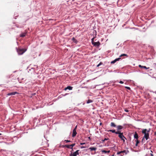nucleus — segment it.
I'll return each mask as SVG.
<instances>
[{
    "mask_svg": "<svg viewBox=\"0 0 156 156\" xmlns=\"http://www.w3.org/2000/svg\"><path fill=\"white\" fill-rule=\"evenodd\" d=\"M105 131L109 132H110L113 133L118 134V137L123 141V142L125 141V140H126L127 139L123 135V132H119L118 131H116L115 129L105 130Z\"/></svg>",
    "mask_w": 156,
    "mask_h": 156,
    "instance_id": "f257e3e1",
    "label": "nucleus"
},
{
    "mask_svg": "<svg viewBox=\"0 0 156 156\" xmlns=\"http://www.w3.org/2000/svg\"><path fill=\"white\" fill-rule=\"evenodd\" d=\"M16 49L19 55L23 54L27 50L26 48H16Z\"/></svg>",
    "mask_w": 156,
    "mask_h": 156,
    "instance_id": "f03ea898",
    "label": "nucleus"
},
{
    "mask_svg": "<svg viewBox=\"0 0 156 156\" xmlns=\"http://www.w3.org/2000/svg\"><path fill=\"white\" fill-rule=\"evenodd\" d=\"M79 150H77L73 153H72V151H71V153L69 154V156H76L79 154Z\"/></svg>",
    "mask_w": 156,
    "mask_h": 156,
    "instance_id": "7ed1b4c3",
    "label": "nucleus"
},
{
    "mask_svg": "<svg viewBox=\"0 0 156 156\" xmlns=\"http://www.w3.org/2000/svg\"><path fill=\"white\" fill-rule=\"evenodd\" d=\"M92 44L94 46L98 47L101 44V43L99 41L97 42H93Z\"/></svg>",
    "mask_w": 156,
    "mask_h": 156,
    "instance_id": "20e7f679",
    "label": "nucleus"
},
{
    "mask_svg": "<svg viewBox=\"0 0 156 156\" xmlns=\"http://www.w3.org/2000/svg\"><path fill=\"white\" fill-rule=\"evenodd\" d=\"M117 131H118L119 132H121V130L122 129H123V127L121 125H118L117 126Z\"/></svg>",
    "mask_w": 156,
    "mask_h": 156,
    "instance_id": "39448f33",
    "label": "nucleus"
},
{
    "mask_svg": "<svg viewBox=\"0 0 156 156\" xmlns=\"http://www.w3.org/2000/svg\"><path fill=\"white\" fill-rule=\"evenodd\" d=\"M19 94V93L16 91H15L9 93L7 94V95L8 96L13 95H15L16 94Z\"/></svg>",
    "mask_w": 156,
    "mask_h": 156,
    "instance_id": "423d86ee",
    "label": "nucleus"
},
{
    "mask_svg": "<svg viewBox=\"0 0 156 156\" xmlns=\"http://www.w3.org/2000/svg\"><path fill=\"white\" fill-rule=\"evenodd\" d=\"M133 136L134 139H135L136 140H138L139 136L138 134L136 132H135Z\"/></svg>",
    "mask_w": 156,
    "mask_h": 156,
    "instance_id": "0eeeda50",
    "label": "nucleus"
},
{
    "mask_svg": "<svg viewBox=\"0 0 156 156\" xmlns=\"http://www.w3.org/2000/svg\"><path fill=\"white\" fill-rule=\"evenodd\" d=\"M97 149V148L93 147H91L88 149H89L90 151H95Z\"/></svg>",
    "mask_w": 156,
    "mask_h": 156,
    "instance_id": "6e6552de",
    "label": "nucleus"
},
{
    "mask_svg": "<svg viewBox=\"0 0 156 156\" xmlns=\"http://www.w3.org/2000/svg\"><path fill=\"white\" fill-rule=\"evenodd\" d=\"M77 132L76 130H73V134L72 135V136L73 137H74L77 134Z\"/></svg>",
    "mask_w": 156,
    "mask_h": 156,
    "instance_id": "1a4fd4ad",
    "label": "nucleus"
},
{
    "mask_svg": "<svg viewBox=\"0 0 156 156\" xmlns=\"http://www.w3.org/2000/svg\"><path fill=\"white\" fill-rule=\"evenodd\" d=\"M143 137L146 140H147L149 138V133H148L147 134L144 135Z\"/></svg>",
    "mask_w": 156,
    "mask_h": 156,
    "instance_id": "9d476101",
    "label": "nucleus"
},
{
    "mask_svg": "<svg viewBox=\"0 0 156 156\" xmlns=\"http://www.w3.org/2000/svg\"><path fill=\"white\" fill-rule=\"evenodd\" d=\"M147 131V129H143L142 130V132L143 134H144V135H145L148 133Z\"/></svg>",
    "mask_w": 156,
    "mask_h": 156,
    "instance_id": "9b49d317",
    "label": "nucleus"
},
{
    "mask_svg": "<svg viewBox=\"0 0 156 156\" xmlns=\"http://www.w3.org/2000/svg\"><path fill=\"white\" fill-rule=\"evenodd\" d=\"M27 33V32L22 33L20 34V37H24L26 36V35Z\"/></svg>",
    "mask_w": 156,
    "mask_h": 156,
    "instance_id": "f8f14e48",
    "label": "nucleus"
},
{
    "mask_svg": "<svg viewBox=\"0 0 156 156\" xmlns=\"http://www.w3.org/2000/svg\"><path fill=\"white\" fill-rule=\"evenodd\" d=\"M72 40L73 42L75 44H77L78 42L77 40L75 39L74 37H73L72 38Z\"/></svg>",
    "mask_w": 156,
    "mask_h": 156,
    "instance_id": "ddd939ff",
    "label": "nucleus"
},
{
    "mask_svg": "<svg viewBox=\"0 0 156 156\" xmlns=\"http://www.w3.org/2000/svg\"><path fill=\"white\" fill-rule=\"evenodd\" d=\"M19 16V15L18 14V13H17L16 12H15L14 13V15L13 16H14V18L15 19H16V17H18Z\"/></svg>",
    "mask_w": 156,
    "mask_h": 156,
    "instance_id": "4468645a",
    "label": "nucleus"
},
{
    "mask_svg": "<svg viewBox=\"0 0 156 156\" xmlns=\"http://www.w3.org/2000/svg\"><path fill=\"white\" fill-rule=\"evenodd\" d=\"M126 151L125 150H124L122 151L118 152L117 153V155H119V154H120L121 153H126Z\"/></svg>",
    "mask_w": 156,
    "mask_h": 156,
    "instance_id": "2eb2a0df",
    "label": "nucleus"
},
{
    "mask_svg": "<svg viewBox=\"0 0 156 156\" xmlns=\"http://www.w3.org/2000/svg\"><path fill=\"white\" fill-rule=\"evenodd\" d=\"M110 126L111 127H116L117 126L115 124V123L113 122H111V124H110Z\"/></svg>",
    "mask_w": 156,
    "mask_h": 156,
    "instance_id": "dca6fc26",
    "label": "nucleus"
},
{
    "mask_svg": "<svg viewBox=\"0 0 156 156\" xmlns=\"http://www.w3.org/2000/svg\"><path fill=\"white\" fill-rule=\"evenodd\" d=\"M113 145H114V146L113 147H110V148L113 151H116V150H115V147H116L115 144H113Z\"/></svg>",
    "mask_w": 156,
    "mask_h": 156,
    "instance_id": "f3484780",
    "label": "nucleus"
},
{
    "mask_svg": "<svg viewBox=\"0 0 156 156\" xmlns=\"http://www.w3.org/2000/svg\"><path fill=\"white\" fill-rule=\"evenodd\" d=\"M135 141L136 142L135 144V146L137 147L138 146V144L140 143V141L138 140H136Z\"/></svg>",
    "mask_w": 156,
    "mask_h": 156,
    "instance_id": "a211bd4d",
    "label": "nucleus"
},
{
    "mask_svg": "<svg viewBox=\"0 0 156 156\" xmlns=\"http://www.w3.org/2000/svg\"><path fill=\"white\" fill-rule=\"evenodd\" d=\"M66 87H67V89L69 90H72L73 88V87L70 86H67Z\"/></svg>",
    "mask_w": 156,
    "mask_h": 156,
    "instance_id": "6ab92c4d",
    "label": "nucleus"
},
{
    "mask_svg": "<svg viewBox=\"0 0 156 156\" xmlns=\"http://www.w3.org/2000/svg\"><path fill=\"white\" fill-rule=\"evenodd\" d=\"M93 102V101L92 100L88 99V100L86 101V103L87 104L90 103H92Z\"/></svg>",
    "mask_w": 156,
    "mask_h": 156,
    "instance_id": "aec40b11",
    "label": "nucleus"
},
{
    "mask_svg": "<svg viewBox=\"0 0 156 156\" xmlns=\"http://www.w3.org/2000/svg\"><path fill=\"white\" fill-rule=\"evenodd\" d=\"M123 56H126L127 57H128V55L127 54H122L120 55L119 56V57L121 58V57H122Z\"/></svg>",
    "mask_w": 156,
    "mask_h": 156,
    "instance_id": "412c9836",
    "label": "nucleus"
},
{
    "mask_svg": "<svg viewBox=\"0 0 156 156\" xmlns=\"http://www.w3.org/2000/svg\"><path fill=\"white\" fill-rule=\"evenodd\" d=\"M145 66H141L140 65H139L138 66L141 68V69H144V67Z\"/></svg>",
    "mask_w": 156,
    "mask_h": 156,
    "instance_id": "4be33fe9",
    "label": "nucleus"
},
{
    "mask_svg": "<svg viewBox=\"0 0 156 156\" xmlns=\"http://www.w3.org/2000/svg\"><path fill=\"white\" fill-rule=\"evenodd\" d=\"M117 61H116V60L115 59V60L112 61L111 62V63L112 64H114Z\"/></svg>",
    "mask_w": 156,
    "mask_h": 156,
    "instance_id": "5701e85b",
    "label": "nucleus"
},
{
    "mask_svg": "<svg viewBox=\"0 0 156 156\" xmlns=\"http://www.w3.org/2000/svg\"><path fill=\"white\" fill-rule=\"evenodd\" d=\"M144 137H143L142 140H141V143H142V144H143L144 143V142H145V140H144Z\"/></svg>",
    "mask_w": 156,
    "mask_h": 156,
    "instance_id": "b1692460",
    "label": "nucleus"
},
{
    "mask_svg": "<svg viewBox=\"0 0 156 156\" xmlns=\"http://www.w3.org/2000/svg\"><path fill=\"white\" fill-rule=\"evenodd\" d=\"M102 64H103V63L101 62L99 64L97 65V67H99Z\"/></svg>",
    "mask_w": 156,
    "mask_h": 156,
    "instance_id": "393cba45",
    "label": "nucleus"
},
{
    "mask_svg": "<svg viewBox=\"0 0 156 156\" xmlns=\"http://www.w3.org/2000/svg\"><path fill=\"white\" fill-rule=\"evenodd\" d=\"M109 139V138H105L104 140H102L101 141L102 143H103L105 141L108 140Z\"/></svg>",
    "mask_w": 156,
    "mask_h": 156,
    "instance_id": "a878e982",
    "label": "nucleus"
},
{
    "mask_svg": "<svg viewBox=\"0 0 156 156\" xmlns=\"http://www.w3.org/2000/svg\"><path fill=\"white\" fill-rule=\"evenodd\" d=\"M64 141L66 143H68L69 142H72L70 140H65Z\"/></svg>",
    "mask_w": 156,
    "mask_h": 156,
    "instance_id": "bb28decb",
    "label": "nucleus"
},
{
    "mask_svg": "<svg viewBox=\"0 0 156 156\" xmlns=\"http://www.w3.org/2000/svg\"><path fill=\"white\" fill-rule=\"evenodd\" d=\"M125 88L126 89H127L129 90H131V88L129 87L125 86Z\"/></svg>",
    "mask_w": 156,
    "mask_h": 156,
    "instance_id": "cd10ccee",
    "label": "nucleus"
},
{
    "mask_svg": "<svg viewBox=\"0 0 156 156\" xmlns=\"http://www.w3.org/2000/svg\"><path fill=\"white\" fill-rule=\"evenodd\" d=\"M121 59V58L119 57V58H117L115 59L116 60V61H119Z\"/></svg>",
    "mask_w": 156,
    "mask_h": 156,
    "instance_id": "c85d7f7f",
    "label": "nucleus"
},
{
    "mask_svg": "<svg viewBox=\"0 0 156 156\" xmlns=\"http://www.w3.org/2000/svg\"><path fill=\"white\" fill-rule=\"evenodd\" d=\"M75 144H76L75 143H73L71 144L70 145V146L71 147H73L74 146H75Z\"/></svg>",
    "mask_w": 156,
    "mask_h": 156,
    "instance_id": "c756f323",
    "label": "nucleus"
},
{
    "mask_svg": "<svg viewBox=\"0 0 156 156\" xmlns=\"http://www.w3.org/2000/svg\"><path fill=\"white\" fill-rule=\"evenodd\" d=\"M66 146V147H67L69 149L70 146V145H68L66 144V146Z\"/></svg>",
    "mask_w": 156,
    "mask_h": 156,
    "instance_id": "7c9ffc66",
    "label": "nucleus"
},
{
    "mask_svg": "<svg viewBox=\"0 0 156 156\" xmlns=\"http://www.w3.org/2000/svg\"><path fill=\"white\" fill-rule=\"evenodd\" d=\"M101 151L102 153H104L105 154L107 153V151H105V150H102Z\"/></svg>",
    "mask_w": 156,
    "mask_h": 156,
    "instance_id": "2f4dec72",
    "label": "nucleus"
},
{
    "mask_svg": "<svg viewBox=\"0 0 156 156\" xmlns=\"http://www.w3.org/2000/svg\"><path fill=\"white\" fill-rule=\"evenodd\" d=\"M86 147L84 146H81L80 147V148L81 149L84 148H85Z\"/></svg>",
    "mask_w": 156,
    "mask_h": 156,
    "instance_id": "473e14b6",
    "label": "nucleus"
},
{
    "mask_svg": "<svg viewBox=\"0 0 156 156\" xmlns=\"http://www.w3.org/2000/svg\"><path fill=\"white\" fill-rule=\"evenodd\" d=\"M149 68H150L149 67H147L146 66H145L144 68V69H149Z\"/></svg>",
    "mask_w": 156,
    "mask_h": 156,
    "instance_id": "72a5a7b5",
    "label": "nucleus"
},
{
    "mask_svg": "<svg viewBox=\"0 0 156 156\" xmlns=\"http://www.w3.org/2000/svg\"><path fill=\"white\" fill-rule=\"evenodd\" d=\"M86 144L85 143H80V145H83Z\"/></svg>",
    "mask_w": 156,
    "mask_h": 156,
    "instance_id": "f704fd0d",
    "label": "nucleus"
},
{
    "mask_svg": "<svg viewBox=\"0 0 156 156\" xmlns=\"http://www.w3.org/2000/svg\"><path fill=\"white\" fill-rule=\"evenodd\" d=\"M73 93V92H71L70 93H66L65 94V95L66 96L67 95H68L69 94H72Z\"/></svg>",
    "mask_w": 156,
    "mask_h": 156,
    "instance_id": "c9c22d12",
    "label": "nucleus"
},
{
    "mask_svg": "<svg viewBox=\"0 0 156 156\" xmlns=\"http://www.w3.org/2000/svg\"><path fill=\"white\" fill-rule=\"evenodd\" d=\"M94 37H93L91 39V43L93 42H94Z\"/></svg>",
    "mask_w": 156,
    "mask_h": 156,
    "instance_id": "e433bc0d",
    "label": "nucleus"
},
{
    "mask_svg": "<svg viewBox=\"0 0 156 156\" xmlns=\"http://www.w3.org/2000/svg\"><path fill=\"white\" fill-rule=\"evenodd\" d=\"M119 83L121 84H123L124 83L122 81H120Z\"/></svg>",
    "mask_w": 156,
    "mask_h": 156,
    "instance_id": "4c0bfd02",
    "label": "nucleus"
},
{
    "mask_svg": "<svg viewBox=\"0 0 156 156\" xmlns=\"http://www.w3.org/2000/svg\"><path fill=\"white\" fill-rule=\"evenodd\" d=\"M62 96H61V94L60 95H59V96H58V99H59V98H62Z\"/></svg>",
    "mask_w": 156,
    "mask_h": 156,
    "instance_id": "58836bf2",
    "label": "nucleus"
},
{
    "mask_svg": "<svg viewBox=\"0 0 156 156\" xmlns=\"http://www.w3.org/2000/svg\"><path fill=\"white\" fill-rule=\"evenodd\" d=\"M124 111H125L126 112H129V111L126 109H125L124 110Z\"/></svg>",
    "mask_w": 156,
    "mask_h": 156,
    "instance_id": "ea45409f",
    "label": "nucleus"
},
{
    "mask_svg": "<svg viewBox=\"0 0 156 156\" xmlns=\"http://www.w3.org/2000/svg\"><path fill=\"white\" fill-rule=\"evenodd\" d=\"M129 151L127 150V151H126V152L125 153V154H127L128 153H129Z\"/></svg>",
    "mask_w": 156,
    "mask_h": 156,
    "instance_id": "a19ab883",
    "label": "nucleus"
},
{
    "mask_svg": "<svg viewBox=\"0 0 156 156\" xmlns=\"http://www.w3.org/2000/svg\"><path fill=\"white\" fill-rule=\"evenodd\" d=\"M150 130H151V129L150 128H149L148 130H147V132L148 133H149V132H150Z\"/></svg>",
    "mask_w": 156,
    "mask_h": 156,
    "instance_id": "79ce46f5",
    "label": "nucleus"
},
{
    "mask_svg": "<svg viewBox=\"0 0 156 156\" xmlns=\"http://www.w3.org/2000/svg\"><path fill=\"white\" fill-rule=\"evenodd\" d=\"M77 128V125H76L74 128L73 129V130H76V129Z\"/></svg>",
    "mask_w": 156,
    "mask_h": 156,
    "instance_id": "37998d69",
    "label": "nucleus"
},
{
    "mask_svg": "<svg viewBox=\"0 0 156 156\" xmlns=\"http://www.w3.org/2000/svg\"><path fill=\"white\" fill-rule=\"evenodd\" d=\"M66 146V145H62V147L63 148H65L66 147V146Z\"/></svg>",
    "mask_w": 156,
    "mask_h": 156,
    "instance_id": "c03bdc74",
    "label": "nucleus"
},
{
    "mask_svg": "<svg viewBox=\"0 0 156 156\" xmlns=\"http://www.w3.org/2000/svg\"><path fill=\"white\" fill-rule=\"evenodd\" d=\"M67 87H66L63 90H64L65 91H66L67 90Z\"/></svg>",
    "mask_w": 156,
    "mask_h": 156,
    "instance_id": "a18cd8bd",
    "label": "nucleus"
},
{
    "mask_svg": "<svg viewBox=\"0 0 156 156\" xmlns=\"http://www.w3.org/2000/svg\"><path fill=\"white\" fill-rule=\"evenodd\" d=\"M69 149H71L72 150H73V147H70V148H69Z\"/></svg>",
    "mask_w": 156,
    "mask_h": 156,
    "instance_id": "49530a36",
    "label": "nucleus"
},
{
    "mask_svg": "<svg viewBox=\"0 0 156 156\" xmlns=\"http://www.w3.org/2000/svg\"><path fill=\"white\" fill-rule=\"evenodd\" d=\"M17 27H18V28H19V25H18V24H16V25H15Z\"/></svg>",
    "mask_w": 156,
    "mask_h": 156,
    "instance_id": "de8ad7c7",
    "label": "nucleus"
},
{
    "mask_svg": "<svg viewBox=\"0 0 156 156\" xmlns=\"http://www.w3.org/2000/svg\"><path fill=\"white\" fill-rule=\"evenodd\" d=\"M41 76V75H40L38 76H37L38 78H39V79H40V78H41V76Z\"/></svg>",
    "mask_w": 156,
    "mask_h": 156,
    "instance_id": "09e8293b",
    "label": "nucleus"
},
{
    "mask_svg": "<svg viewBox=\"0 0 156 156\" xmlns=\"http://www.w3.org/2000/svg\"><path fill=\"white\" fill-rule=\"evenodd\" d=\"M61 96H62V97H63V96H66L65 95V94H61Z\"/></svg>",
    "mask_w": 156,
    "mask_h": 156,
    "instance_id": "8fccbe9b",
    "label": "nucleus"
},
{
    "mask_svg": "<svg viewBox=\"0 0 156 156\" xmlns=\"http://www.w3.org/2000/svg\"><path fill=\"white\" fill-rule=\"evenodd\" d=\"M110 152V151H107V153H109Z\"/></svg>",
    "mask_w": 156,
    "mask_h": 156,
    "instance_id": "3c124183",
    "label": "nucleus"
},
{
    "mask_svg": "<svg viewBox=\"0 0 156 156\" xmlns=\"http://www.w3.org/2000/svg\"><path fill=\"white\" fill-rule=\"evenodd\" d=\"M35 94H36V93H33L32 94L33 95H35Z\"/></svg>",
    "mask_w": 156,
    "mask_h": 156,
    "instance_id": "603ef678",
    "label": "nucleus"
},
{
    "mask_svg": "<svg viewBox=\"0 0 156 156\" xmlns=\"http://www.w3.org/2000/svg\"><path fill=\"white\" fill-rule=\"evenodd\" d=\"M150 155H151V156H154L153 154L152 153H151Z\"/></svg>",
    "mask_w": 156,
    "mask_h": 156,
    "instance_id": "864d4df0",
    "label": "nucleus"
},
{
    "mask_svg": "<svg viewBox=\"0 0 156 156\" xmlns=\"http://www.w3.org/2000/svg\"><path fill=\"white\" fill-rule=\"evenodd\" d=\"M88 139L90 140H91V138H90V137H88Z\"/></svg>",
    "mask_w": 156,
    "mask_h": 156,
    "instance_id": "5fc2aeb1",
    "label": "nucleus"
},
{
    "mask_svg": "<svg viewBox=\"0 0 156 156\" xmlns=\"http://www.w3.org/2000/svg\"><path fill=\"white\" fill-rule=\"evenodd\" d=\"M128 125V124H123V126H125V125Z\"/></svg>",
    "mask_w": 156,
    "mask_h": 156,
    "instance_id": "6e6d98bb",
    "label": "nucleus"
},
{
    "mask_svg": "<svg viewBox=\"0 0 156 156\" xmlns=\"http://www.w3.org/2000/svg\"><path fill=\"white\" fill-rule=\"evenodd\" d=\"M88 150H89V149H87L84 150V151H87Z\"/></svg>",
    "mask_w": 156,
    "mask_h": 156,
    "instance_id": "4d7b16f0",
    "label": "nucleus"
},
{
    "mask_svg": "<svg viewBox=\"0 0 156 156\" xmlns=\"http://www.w3.org/2000/svg\"><path fill=\"white\" fill-rule=\"evenodd\" d=\"M152 70V69H150V70H148L147 71V72H149V70Z\"/></svg>",
    "mask_w": 156,
    "mask_h": 156,
    "instance_id": "13d9d810",
    "label": "nucleus"
},
{
    "mask_svg": "<svg viewBox=\"0 0 156 156\" xmlns=\"http://www.w3.org/2000/svg\"><path fill=\"white\" fill-rule=\"evenodd\" d=\"M34 66H36L37 68H38V66H37L35 65Z\"/></svg>",
    "mask_w": 156,
    "mask_h": 156,
    "instance_id": "bf43d9fd",
    "label": "nucleus"
},
{
    "mask_svg": "<svg viewBox=\"0 0 156 156\" xmlns=\"http://www.w3.org/2000/svg\"><path fill=\"white\" fill-rule=\"evenodd\" d=\"M154 134L155 135H156V132H155Z\"/></svg>",
    "mask_w": 156,
    "mask_h": 156,
    "instance_id": "052dcab7",
    "label": "nucleus"
},
{
    "mask_svg": "<svg viewBox=\"0 0 156 156\" xmlns=\"http://www.w3.org/2000/svg\"><path fill=\"white\" fill-rule=\"evenodd\" d=\"M44 76H43V79H42V80H44Z\"/></svg>",
    "mask_w": 156,
    "mask_h": 156,
    "instance_id": "680f3d73",
    "label": "nucleus"
},
{
    "mask_svg": "<svg viewBox=\"0 0 156 156\" xmlns=\"http://www.w3.org/2000/svg\"><path fill=\"white\" fill-rule=\"evenodd\" d=\"M102 123H100V125H102Z\"/></svg>",
    "mask_w": 156,
    "mask_h": 156,
    "instance_id": "e2e57ef3",
    "label": "nucleus"
},
{
    "mask_svg": "<svg viewBox=\"0 0 156 156\" xmlns=\"http://www.w3.org/2000/svg\"><path fill=\"white\" fill-rule=\"evenodd\" d=\"M7 77H8V78H9L10 77L9 76H7Z\"/></svg>",
    "mask_w": 156,
    "mask_h": 156,
    "instance_id": "0e129e2a",
    "label": "nucleus"
},
{
    "mask_svg": "<svg viewBox=\"0 0 156 156\" xmlns=\"http://www.w3.org/2000/svg\"><path fill=\"white\" fill-rule=\"evenodd\" d=\"M1 138H2V139L3 138V137H2V136H1Z\"/></svg>",
    "mask_w": 156,
    "mask_h": 156,
    "instance_id": "69168bd1",
    "label": "nucleus"
},
{
    "mask_svg": "<svg viewBox=\"0 0 156 156\" xmlns=\"http://www.w3.org/2000/svg\"><path fill=\"white\" fill-rule=\"evenodd\" d=\"M151 152L153 153V152H152V151L151 150Z\"/></svg>",
    "mask_w": 156,
    "mask_h": 156,
    "instance_id": "338daca9",
    "label": "nucleus"
},
{
    "mask_svg": "<svg viewBox=\"0 0 156 156\" xmlns=\"http://www.w3.org/2000/svg\"><path fill=\"white\" fill-rule=\"evenodd\" d=\"M123 156V155H122V154L120 155V156Z\"/></svg>",
    "mask_w": 156,
    "mask_h": 156,
    "instance_id": "774afa93",
    "label": "nucleus"
}]
</instances>
